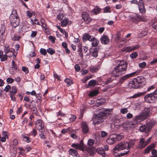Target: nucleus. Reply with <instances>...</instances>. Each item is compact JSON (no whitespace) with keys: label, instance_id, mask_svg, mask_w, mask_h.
Returning a JSON list of instances; mask_svg holds the SVG:
<instances>
[{"label":"nucleus","instance_id":"nucleus-1","mask_svg":"<svg viewBox=\"0 0 157 157\" xmlns=\"http://www.w3.org/2000/svg\"><path fill=\"white\" fill-rule=\"evenodd\" d=\"M135 139H130L128 142H123L117 144L113 149V151L115 153H117L118 151L125 149L126 150L124 152L121 153L122 156L127 154L129 151L131 147H132L136 142Z\"/></svg>","mask_w":157,"mask_h":157},{"label":"nucleus","instance_id":"nucleus-2","mask_svg":"<svg viewBox=\"0 0 157 157\" xmlns=\"http://www.w3.org/2000/svg\"><path fill=\"white\" fill-rule=\"evenodd\" d=\"M117 64L113 70L110 71L112 76L113 77H118L124 74L127 69V64L124 61H116Z\"/></svg>","mask_w":157,"mask_h":157},{"label":"nucleus","instance_id":"nucleus-3","mask_svg":"<svg viewBox=\"0 0 157 157\" xmlns=\"http://www.w3.org/2000/svg\"><path fill=\"white\" fill-rule=\"evenodd\" d=\"M146 83V79L143 76H139L131 81L129 86L134 88L142 87Z\"/></svg>","mask_w":157,"mask_h":157},{"label":"nucleus","instance_id":"nucleus-4","mask_svg":"<svg viewBox=\"0 0 157 157\" xmlns=\"http://www.w3.org/2000/svg\"><path fill=\"white\" fill-rule=\"evenodd\" d=\"M112 109H102L100 112L96 115L94 117L95 119L94 120V122L96 124L101 123L103 121L101 119L106 115H108L109 113L111 112Z\"/></svg>","mask_w":157,"mask_h":157},{"label":"nucleus","instance_id":"nucleus-5","mask_svg":"<svg viewBox=\"0 0 157 157\" xmlns=\"http://www.w3.org/2000/svg\"><path fill=\"white\" fill-rule=\"evenodd\" d=\"M9 18L11 24L13 27L15 28L18 26L19 23V20L18 17L16 10H13Z\"/></svg>","mask_w":157,"mask_h":157},{"label":"nucleus","instance_id":"nucleus-6","mask_svg":"<svg viewBox=\"0 0 157 157\" xmlns=\"http://www.w3.org/2000/svg\"><path fill=\"white\" fill-rule=\"evenodd\" d=\"M157 98V89L153 93L146 95L144 97V99L147 103H152L154 102Z\"/></svg>","mask_w":157,"mask_h":157},{"label":"nucleus","instance_id":"nucleus-7","mask_svg":"<svg viewBox=\"0 0 157 157\" xmlns=\"http://www.w3.org/2000/svg\"><path fill=\"white\" fill-rule=\"evenodd\" d=\"M131 3L138 5L139 10L140 13L142 14L145 13L146 10L144 8V3L142 0H140L138 2L136 0H132L131 1Z\"/></svg>","mask_w":157,"mask_h":157},{"label":"nucleus","instance_id":"nucleus-8","mask_svg":"<svg viewBox=\"0 0 157 157\" xmlns=\"http://www.w3.org/2000/svg\"><path fill=\"white\" fill-rule=\"evenodd\" d=\"M121 139L120 136L113 134L110 135L106 140L107 143L109 144H112L115 143L117 140H120Z\"/></svg>","mask_w":157,"mask_h":157},{"label":"nucleus","instance_id":"nucleus-9","mask_svg":"<svg viewBox=\"0 0 157 157\" xmlns=\"http://www.w3.org/2000/svg\"><path fill=\"white\" fill-rule=\"evenodd\" d=\"M35 128L39 132H43L45 131L44 128V123L43 121L41 119H38L35 122Z\"/></svg>","mask_w":157,"mask_h":157},{"label":"nucleus","instance_id":"nucleus-10","mask_svg":"<svg viewBox=\"0 0 157 157\" xmlns=\"http://www.w3.org/2000/svg\"><path fill=\"white\" fill-rule=\"evenodd\" d=\"M151 139V137L148 138L146 140H145L144 138H141L140 140L138 148L142 149L145 147L150 142Z\"/></svg>","mask_w":157,"mask_h":157},{"label":"nucleus","instance_id":"nucleus-11","mask_svg":"<svg viewBox=\"0 0 157 157\" xmlns=\"http://www.w3.org/2000/svg\"><path fill=\"white\" fill-rule=\"evenodd\" d=\"M4 52L6 54H7L9 52H11L12 55L13 56V58L14 59L16 58V55L17 53V52H15V50L14 49L12 48L10 50L9 46L6 45L5 46Z\"/></svg>","mask_w":157,"mask_h":157},{"label":"nucleus","instance_id":"nucleus-12","mask_svg":"<svg viewBox=\"0 0 157 157\" xmlns=\"http://www.w3.org/2000/svg\"><path fill=\"white\" fill-rule=\"evenodd\" d=\"M140 46L138 44H136L135 45L132 46H128L125 47L123 48L121 50L123 52H129L134 51L139 48Z\"/></svg>","mask_w":157,"mask_h":157},{"label":"nucleus","instance_id":"nucleus-13","mask_svg":"<svg viewBox=\"0 0 157 157\" xmlns=\"http://www.w3.org/2000/svg\"><path fill=\"white\" fill-rule=\"evenodd\" d=\"M140 70H137L135 71H134L130 74H127L122 77L121 78V80L122 81H124L128 79L130 77H133L136 75H138L139 73L140 72Z\"/></svg>","mask_w":157,"mask_h":157},{"label":"nucleus","instance_id":"nucleus-14","mask_svg":"<svg viewBox=\"0 0 157 157\" xmlns=\"http://www.w3.org/2000/svg\"><path fill=\"white\" fill-rule=\"evenodd\" d=\"M71 147L76 149L84 151L85 146L82 140H81L79 144L73 143L72 144Z\"/></svg>","mask_w":157,"mask_h":157},{"label":"nucleus","instance_id":"nucleus-15","mask_svg":"<svg viewBox=\"0 0 157 157\" xmlns=\"http://www.w3.org/2000/svg\"><path fill=\"white\" fill-rule=\"evenodd\" d=\"M78 52L79 53V56L81 57L82 58L84 54H85L88 50L87 47L84 46L83 48V50L82 49L81 45L78 46Z\"/></svg>","mask_w":157,"mask_h":157},{"label":"nucleus","instance_id":"nucleus-16","mask_svg":"<svg viewBox=\"0 0 157 157\" xmlns=\"http://www.w3.org/2000/svg\"><path fill=\"white\" fill-rule=\"evenodd\" d=\"M141 113L146 119L150 115V109L149 108L146 107Z\"/></svg>","mask_w":157,"mask_h":157},{"label":"nucleus","instance_id":"nucleus-17","mask_svg":"<svg viewBox=\"0 0 157 157\" xmlns=\"http://www.w3.org/2000/svg\"><path fill=\"white\" fill-rule=\"evenodd\" d=\"M101 43L103 44H107L109 42V40L108 36L105 35H103L100 38Z\"/></svg>","mask_w":157,"mask_h":157},{"label":"nucleus","instance_id":"nucleus-18","mask_svg":"<svg viewBox=\"0 0 157 157\" xmlns=\"http://www.w3.org/2000/svg\"><path fill=\"white\" fill-rule=\"evenodd\" d=\"M81 127L84 134H86L89 132V128L86 122L82 121V122Z\"/></svg>","mask_w":157,"mask_h":157},{"label":"nucleus","instance_id":"nucleus-19","mask_svg":"<svg viewBox=\"0 0 157 157\" xmlns=\"http://www.w3.org/2000/svg\"><path fill=\"white\" fill-rule=\"evenodd\" d=\"M82 17L84 21L86 23L91 21V19L90 15L86 12H84L82 15Z\"/></svg>","mask_w":157,"mask_h":157},{"label":"nucleus","instance_id":"nucleus-20","mask_svg":"<svg viewBox=\"0 0 157 157\" xmlns=\"http://www.w3.org/2000/svg\"><path fill=\"white\" fill-rule=\"evenodd\" d=\"M132 20L134 22H136L139 21H145V20L143 17H142L140 16L139 15L136 14L132 17Z\"/></svg>","mask_w":157,"mask_h":157},{"label":"nucleus","instance_id":"nucleus-21","mask_svg":"<svg viewBox=\"0 0 157 157\" xmlns=\"http://www.w3.org/2000/svg\"><path fill=\"white\" fill-rule=\"evenodd\" d=\"M156 123L155 120H152L147 124V128H148V131H151L152 127L155 125Z\"/></svg>","mask_w":157,"mask_h":157},{"label":"nucleus","instance_id":"nucleus-22","mask_svg":"<svg viewBox=\"0 0 157 157\" xmlns=\"http://www.w3.org/2000/svg\"><path fill=\"white\" fill-rule=\"evenodd\" d=\"M61 25L63 27H65L68 25L71 24V21L69 20L68 18H65L64 19L61 21Z\"/></svg>","mask_w":157,"mask_h":157},{"label":"nucleus","instance_id":"nucleus-23","mask_svg":"<svg viewBox=\"0 0 157 157\" xmlns=\"http://www.w3.org/2000/svg\"><path fill=\"white\" fill-rule=\"evenodd\" d=\"M94 37L93 36H90L87 33H85L82 37V40L83 41L87 40L91 41H92V40L93 39H94Z\"/></svg>","mask_w":157,"mask_h":157},{"label":"nucleus","instance_id":"nucleus-24","mask_svg":"<svg viewBox=\"0 0 157 157\" xmlns=\"http://www.w3.org/2000/svg\"><path fill=\"white\" fill-rule=\"evenodd\" d=\"M145 119H146L141 113L140 115L135 116L134 119V121L137 122L138 123L144 120Z\"/></svg>","mask_w":157,"mask_h":157},{"label":"nucleus","instance_id":"nucleus-25","mask_svg":"<svg viewBox=\"0 0 157 157\" xmlns=\"http://www.w3.org/2000/svg\"><path fill=\"white\" fill-rule=\"evenodd\" d=\"M101 10V9L98 6H95L94 9L91 11L93 15H97L99 14Z\"/></svg>","mask_w":157,"mask_h":157},{"label":"nucleus","instance_id":"nucleus-26","mask_svg":"<svg viewBox=\"0 0 157 157\" xmlns=\"http://www.w3.org/2000/svg\"><path fill=\"white\" fill-rule=\"evenodd\" d=\"M96 151L98 154L102 155V157H106L105 152L103 148L100 147L98 148Z\"/></svg>","mask_w":157,"mask_h":157},{"label":"nucleus","instance_id":"nucleus-27","mask_svg":"<svg viewBox=\"0 0 157 157\" xmlns=\"http://www.w3.org/2000/svg\"><path fill=\"white\" fill-rule=\"evenodd\" d=\"M138 123L133 120V121L132 122L130 123L128 125L127 127L129 129H132L136 127L138 124Z\"/></svg>","mask_w":157,"mask_h":157},{"label":"nucleus","instance_id":"nucleus-28","mask_svg":"<svg viewBox=\"0 0 157 157\" xmlns=\"http://www.w3.org/2000/svg\"><path fill=\"white\" fill-rule=\"evenodd\" d=\"M68 152L70 155L73 156H76L78 155V151L73 148H70L68 151Z\"/></svg>","mask_w":157,"mask_h":157},{"label":"nucleus","instance_id":"nucleus-29","mask_svg":"<svg viewBox=\"0 0 157 157\" xmlns=\"http://www.w3.org/2000/svg\"><path fill=\"white\" fill-rule=\"evenodd\" d=\"M98 85V83L95 80H90L89 82L88 85L91 86H93L95 85Z\"/></svg>","mask_w":157,"mask_h":157},{"label":"nucleus","instance_id":"nucleus-30","mask_svg":"<svg viewBox=\"0 0 157 157\" xmlns=\"http://www.w3.org/2000/svg\"><path fill=\"white\" fill-rule=\"evenodd\" d=\"M139 130L140 132H145L146 133L150 131H148V128H147V126L146 127L144 125L141 126L139 128Z\"/></svg>","mask_w":157,"mask_h":157},{"label":"nucleus","instance_id":"nucleus-31","mask_svg":"<svg viewBox=\"0 0 157 157\" xmlns=\"http://www.w3.org/2000/svg\"><path fill=\"white\" fill-rule=\"evenodd\" d=\"M145 94V92H142L136 93L130 97L131 98H136L143 95Z\"/></svg>","mask_w":157,"mask_h":157},{"label":"nucleus","instance_id":"nucleus-32","mask_svg":"<svg viewBox=\"0 0 157 157\" xmlns=\"http://www.w3.org/2000/svg\"><path fill=\"white\" fill-rule=\"evenodd\" d=\"M91 41H92V45L93 47L97 46L99 43V41L94 37V39L92 40Z\"/></svg>","mask_w":157,"mask_h":157},{"label":"nucleus","instance_id":"nucleus-33","mask_svg":"<svg viewBox=\"0 0 157 157\" xmlns=\"http://www.w3.org/2000/svg\"><path fill=\"white\" fill-rule=\"evenodd\" d=\"M100 68L99 65H98L97 66H92L90 69L91 72L92 73H94L97 72Z\"/></svg>","mask_w":157,"mask_h":157},{"label":"nucleus","instance_id":"nucleus-34","mask_svg":"<svg viewBox=\"0 0 157 157\" xmlns=\"http://www.w3.org/2000/svg\"><path fill=\"white\" fill-rule=\"evenodd\" d=\"M154 144H151L148 146L145 149L144 151V153L145 154L148 153L150 151V150L153 148L154 147Z\"/></svg>","mask_w":157,"mask_h":157},{"label":"nucleus","instance_id":"nucleus-35","mask_svg":"<svg viewBox=\"0 0 157 157\" xmlns=\"http://www.w3.org/2000/svg\"><path fill=\"white\" fill-rule=\"evenodd\" d=\"M31 22L33 25H35L36 24H37L39 25H40V24L39 23V21L37 19H35L33 20L32 19H31Z\"/></svg>","mask_w":157,"mask_h":157},{"label":"nucleus","instance_id":"nucleus-36","mask_svg":"<svg viewBox=\"0 0 157 157\" xmlns=\"http://www.w3.org/2000/svg\"><path fill=\"white\" fill-rule=\"evenodd\" d=\"M17 92V89L16 86H13L10 92V94H15Z\"/></svg>","mask_w":157,"mask_h":157},{"label":"nucleus","instance_id":"nucleus-37","mask_svg":"<svg viewBox=\"0 0 157 157\" xmlns=\"http://www.w3.org/2000/svg\"><path fill=\"white\" fill-rule=\"evenodd\" d=\"M98 93V91L97 90H94L93 91L90 92L89 94V96L90 97H93L97 95Z\"/></svg>","mask_w":157,"mask_h":157},{"label":"nucleus","instance_id":"nucleus-38","mask_svg":"<svg viewBox=\"0 0 157 157\" xmlns=\"http://www.w3.org/2000/svg\"><path fill=\"white\" fill-rule=\"evenodd\" d=\"M98 50L97 48L94 49L92 53V55L93 57H96L98 56Z\"/></svg>","mask_w":157,"mask_h":157},{"label":"nucleus","instance_id":"nucleus-39","mask_svg":"<svg viewBox=\"0 0 157 157\" xmlns=\"http://www.w3.org/2000/svg\"><path fill=\"white\" fill-rule=\"evenodd\" d=\"M47 51L50 55H52L55 52V51L53 48H48Z\"/></svg>","mask_w":157,"mask_h":157},{"label":"nucleus","instance_id":"nucleus-40","mask_svg":"<svg viewBox=\"0 0 157 157\" xmlns=\"http://www.w3.org/2000/svg\"><path fill=\"white\" fill-rule=\"evenodd\" d=\"M65 82L67 84V86H69L72 84L73 83L72 80L69 79V78H66L65 80Z\"/></svg>","mask_w":157,"mask_h":157},{"label":"nucleus","instance_id":"nucleus-41","mask_svg":"<svg viewBox=\"0 0 157 157\" xmlns=\"http://www.w3.org/2000/svg\"><path fill=\"white\" fill-rule=\"evenodd\" d=\"M22 136L25 141L28 143L30 142L31 141V140L30 139V138L26 136L25 134H22Z\"/></svg>","mask_w":157,"mask_h":157},{"label":"nucleus","instance_id":"nucleus-42","mask_svg":"<svg viewBox=\"0 0 157 157\" xmlns=\"http://www.w3.org/2000/svg\"><path fill=\"white\" fill-rule=\"evenodd\" d=\"M48 39L52 43H54L55 42L56 40L55 37L50 35L49 36Z\"/></svg>","mask_w":157,"mask_h":157},{"label":"nucleus","instance_id":"nucleus-43","mask_svg":"<svg viewBox=\"0 0 157 157\" xmlns=\"http://www.w3.org/2000/svg\"><path fill=\"white\" fill-rule=\"evenodd\" d=\"M94 143V140L92 139H89L87 142L88 145L89 146H92L93 145Z\"/></svg>","mask_w":157,"mask_h":157},{"label":"nucleus","instance_id":"nucleus-44","mask_svg":"<svg viewBox=\"0 0 157 157\" xmlns=\"http://www.w3.org/2000/svg\"><path fill=\"white\" fill-rule=\"evenodd\" d=\"M130 57L132 59L136 58L138 56V53L136 52H134L130 54Z\"/></svg>","mask_w":157,"mask_h":157},{"label":"nucleus","instance_id":"nucleus-45","mask_svg":"<svg viewBox=\"0 0 157 157\" xmlns=\"http://www.w3.org/2000/svg\"><path fill=\"white\" fill-rule=\"evenodd\" d=\"M64 17L63 14L61 13H59L57 16V18L59 20H62Z\"/></svg>","mask_w":157,"mask_h":157},{"label":"nucleus","instance_id":"nucleus-46","mask_svg":"<svg viewBox=\"0 0 157 157\" xmlns=\"http://www.w3.org/2000/svg\"><path fill=\"white\" fill-rule=\"evenodd\" d=\"M40 52L42 55L44 56H45L47 54L46 50L43 48H40Z\"/></svg>","mask_w":157,"mask_h":157},{"label":"nucleus","instance_id":"nucleus-47","mask_svg":"<svg viewBox=\"0 0 157 157\" xmlns=\"http://www.w3.org/2000/svg\"><path fill=\"white\" fill-rule=\"evenodd\" d=\"M6 54H5L2 56L1 58H0L1 61H4L7 59L8 56Z\"/></svg>","mask_w":157,"mask_h":157},{"label":"nucleus","instance_id":"nucleus-48","mask_svg":"<svg viewBox=\"0 0 157 157\" xmlns=\"http://www.w3.org/2000/svg\"><path fill=\"white\" fill-rule=\"evenodd\" d=\"M31 109L33 111V113L34 114H37V111L35 105L33 106V107L31 108Z\"/></svg>","mask_w":157,"mask_h":157},{"label":"nucleus","instance_id":"nucleus-49","mask_svg":"<svg viewBox=\"0 0 157 157\" xmlns=\"http://www.w3.org/2000/svg\"><path fill=\"white\" fill-rule=\"evenodd\" d=\"M30 134L33 137H35L37 134V131L36 129H33L30 132Z\"/></svg>","mask_w":157,"mask_h":157},{"label":"nucleus","instance_id":"nucleus-50","mask_svg":"<svg viewBox=\"0 0 157 157\" xmlns=\"http://www.w3.org/2000/svg\"><path fill=\"white\" fill-rule=\"evenodd\" d=\"M13 79L11 78H8L6 79L7 82L9 84L12 83L13 82Z\"/></svg>","mask_w":157,"mask_h":157},{"label":"nucleus","instance_id":"nucleus-51","mask_svg":"<svg viewBox=\"0 0 157 157\" xmlns=\"http://www.w3.org/2000/svg\"><path fill=\"white\" fill-rule=\"evenodd\" d=\"M17 69H15L14 68H11L10 70V73L12 75L14 74L16 72V70Z\"/></svg>","mask_w":157,"mask_h":157},{"label":"nucleus","instance_id":"nucleus-52","mask_svg":"<svg viewBox=\"0 0 157 157\" xmlns=\"http://www.w3.org/2000/svg\"><path fill=\"white\" fill-rule=\"evenodd\" d=\"M22 70L26 74H27L29 72L28 68L25 67H22Z\"/></svg>","mask_w":157,"mask_h":157},{"label":"nucleus","instance_id":"nucleus-53","mask_svg":"<svg viewBox=\"0 0 157 157\" xmlns=\"http://www.w3.org/2000/svg\"><path fill=\"white\" fill-rule=\"evenodd\" d=\"M20 38V36L17 35H15L12 38V39L14 41H15L18 40Z\"/></svg>","mask_w":157,"mask_h":157},{"label":"nucleus","instance_id":"nucleus-54","mask_svg":"<svg viewBox=\"0 0 157 157\" xmlns=\"http://www.w3.org/2000/svg\"><path fill=\"white\" fill-rule=\"evenodd\" d=\"M120 111L122 114H125L128 112V110L127 108H122L121 109Z\"/></svg>","mask_w":157,"mask_h":157},{"label":"nucleus","instance_id":"nucleus-55","mask_svg":"<svg viewBox=\"0 0 157 157\" xmlns=\"http://www.w3.org/2000/svg\"><path fill=\"white\" fill-rule=\"evenodd\" d=\"M101 137L104 138L107 135L108 133L105 131H102L101 132Z\"/></svg>","mask_w":157,"mask_h":157},{"label":"nucleus","instance_id":"nucleus-56","mask_svg":"<svg viewBox=\"0 0 157 157\" xmlns=\"http://www.w3.org/2000/svg\"><path fill=\"white\" fill-rule=\"evenodd\" d=\"M139 67L140 68H143L146 65V63L145 62H143L139 64Z\"/></svg>","mask_w":157,"mask_h":157},{"label":"nucleus","instance_id":"nucleus-57","mask_svg":"<svg viewBox=\"0 0 157 157\" xmlns=\"http://www.w3.org/2000/svg\"><path fill=\"white\" fill-rule=\"evenodd\" d=\"M11 89V86L9 85H7L6 86L5 88L4 89V90L6 92H8Z\"/></svg>","mask_w":157,"mask_h":157},{"label":"nucleus","instance_id":"nucleus-58","mask_svg":"<svg viewBox=\"0 0 157 157\" xmlns=\"http://www.w3.org/2000/svg\"><path fill=\"white\" fill-rule=\"evenodd\" d=\"M5 30V28L4 27H2L0 29V35L3 36V33H4Z\"/></svg>","mask_w":157,"mask_h":157},{"label":"nucleus","instance_id":"nucleus-59","mask_svg":"<svg viewBox=\"0 0 157 157\" xmlns=\"http://www.w3.org/2000/svg\"><path fill=\"white\" fill-rule=\"evenodd\" d=\"M71 117H70L69 118L70 121H74L76 118V117L75 116L72 115H71Z\"/></svg>","mask_w":157,"mask_h":157},{"label":"nucleus","instance_id":"nucleus-60","mask_svg":"<svg viewBox=\"0 0 157 157\" xmlns=\"http://www.w3.org/2000/svg\"><path fill=\"white\" fill-rule=\"evenodd\" d=\"M56 27L57 28V29L60 31L61 32V33L63 34L64 33H65V34H66V32L64 30H63V29L61 28L59 26H57Z\"/></svg>","mask_w":157,"mask_h":157},{"label":"nucleus","instance_id":"nucleus-61","mask_svg":"<svg viewBox=\"0 0 157 157\" xmlns=\"http://www.w3.org/2000/svg\"><path fill=\"white\" fill-rule=\"evenodd\" d=\"M113 80V79L111 78H109L106 81H105V84H108V83L111 82Z\"/></svg>","mask_w":157,"mask_h":157},{"label":"nucleus","instance_id":"nucleus-62","mask_svg":"<svg viewBox=\"0 0 157 157\" xmlns=\"http://www.w3.org/2000/svg\"><path fill=\"white\" fill-rule=\"evenodd\" d=\"M90 76H88V77H86L85 78H83L82 80V82L85 83L86 82V81L88 80H89L90 78Z\"/></svg>","mask_w":157,"mask_h":157},{"label":"nucleus","instance_id":"nucleus-63","mask_svg":"<svg viewBox=\"0 0 157 157\" xmlns=\"http://www.w3.org/2000/svg\"><path fill=\"white\" fill-rule=\"evenodd\" d=\"M75 71H79L80 70V67L78 64L75 65Z\"/></svg>","mask_w":157,"mask_h":157},{"label":"nucleus","instance_id":"nucleus-64","mask_svg":"<svg viewBox=\"0 0 157 157\" xmlns=\"http://www.w3.org/2000/svg\"><path fill=\"white\" fill-rule=\"evenodd\" d=\"M152 27L154 29L157 30V22H155L152 24Z\"/></svg>","mask_w":157,"mask_h":157}]
</instances>
